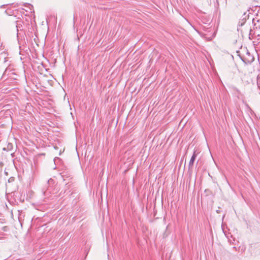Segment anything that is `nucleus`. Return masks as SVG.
Returning a JSON list of instances; mask_svg holds the SVG:
<instances>
[{
	"instance_id": "nucleus-1",
	"label": "nucleus",
	"mask_w": 260,
	"mask_h": 260,
	"mask_svg": "<svg viewBox=\"0 0 260 260\" xmlns=\"http://www.w3.org/2000/svg\"><path fill=\"white\" fill-rule=\"evenodd\" d=\"M197 157V154L196 153V152H194L193 154H192L190 160L189 162V168H191L192 167L194 160Z\"/></svg>"
},
{
	"instance_id": "nucleus-2",
	"label": "nucleus",
	"mask_w": 260,
	"mask_h": 260,
	"mask_svg": "<svg viewBox=\"0 0 260 260\" xmlns=\"http://www.w3.org/2000/svg\"><path fill=\"white\" fill-rule=\"evenodd\" d=\"M255 21H256L257 22H258L259 20L258 19H257L256 17V18H253V19H252V22L254 23V26H255V25H256V24H255Z\"/></svg>"
},
{
	"instance_id": "nucleus-3",
	"label": "nucleus",
	"mask_w": 260,
	"mask_h": 260,
	"mask_svg": "<svg viewBox=\"0 0 260 260\" xmlns=\"http://www.w3.org/2000/svg\"><path fill=\"white\" fill-rule=\"evenodd\" d=\"M70 186V185L69 184V183H67L66 184V188L68 189H69Z\"/></svg>"
},
{
	"instance_id": "nucleus-4",
	"label": "nucleus",
	"mask_w": 260,
	"mask_h": 260,
	"mask_svg": "<svg viewBox=\"0 0 260 260\" xmlns=\"http://www.w3.org/2000/svg\"><path fill=\"white\" fill-rule=\"evenodd\" d=\"M27 5H28V6L29 7H32V5H30V4H27Z\"/></svg>"
},
{
	"instance_id": "nucleus-5",
	"label": "nucleus",
	"mask_w": 260,
	"mask_h": 260,
	"mask_svg": "<svg viewBox=\"0 0 260 260\" xmlns=\"http://www.w3.org/2000/svg\"><path fill=\"white\" fill-rule=\"evenodd\" d=\"M62 174H63V173H62ZM64 176H65V175H62V177L63 178H64Z\"/></svg>"
}]
</instances>
